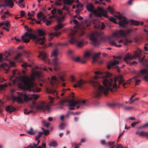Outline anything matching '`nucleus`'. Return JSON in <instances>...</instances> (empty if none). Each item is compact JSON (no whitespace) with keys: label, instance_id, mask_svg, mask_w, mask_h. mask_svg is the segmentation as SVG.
Instances as JSON below:
<instances>
[{"label":"nucleus","instance_id":"1","mask_svg":"<svg viewBox=\"0 0 148 148\" xmlns=\"http://www.w3.org/2000/svg\"><path fill=\"white\" fill-rule=\"evenodd\" d=\"M140 75L144 76L145 80L148 81V69H144L141 70L140 74L126 82H125V80L122 75H119L117 79L114 80L112 77V74L107 73L102 76V83L104 86L100 85L96 81L99 78L98 76L95 77L94 79L90 80L89 83L92 84L94 89V97L99 99L103 94L107 95L110 90L112 92L116 91L117 88H119V86L123 83V86L124 88H126L127 87V85L130 84V81L134 79L136 85H138L140 82V80L137 79L136 78Z\"/></svg>","mask_w":148,"mask_h":148},{"label":"nucleus","instance_id":"2","mask_svg":"<svg viewBox=\"0 0 148 148\" xmlns=\"http://www.w3.org/2000/svg\"><path fill=\"white\" fill-rule=\"evenodd\" d=\"M21 82L18 83V87L22 89L32 91L34 92H39L40 88L36 86L34 82L35 79L34 76L31 75L30 76L20 77L19 78Z\"/></svg>","mask_w":148,"mask_h":148},{"label":"nucleus","instance_id":"3","mask_svg":"<svg viewBox=\"0 0 148 148\" xmlns=\"http://www.w3.org/2000/svg\"><path fill=\"white\" fill-rule=\"evenodd\" d=\"M132 31V30H128L125 32L124 30H121L114 32L111 36L108 37L109 44L112 46L120 47L121 45H117L115 41L121 36H126L128 35Z\"/></svg>","mask_w":148,"mask_h":148},{"label":"nucleus","instance_id":"4","mask_svg":"<svg viewBox=\"0 0 148 148\" xmlns=\"http://www.w3.org/2000/svg\"><path fill=\"white\" fill-rule=\"evenodd\" d=\"M69 44V43L68 42L62 43H58L52 44L51 42L48 43L49 46L50 47L53 45L56 47L51 54V56L53 58L52 59V63L55 66L54 69L56 71L58 70L59 68L57 67V66L58 64H60V62L57 57V55L58 54V51L57 49V47L59 46H68Z\"/></svg>","mask_w":148,"mask_h":148},{"label":"nucleus","instance_id":"5","mask_svg":"<svg viewBox=\"0 0 148 148\" xmlns=\"http://www.w3.org/2000/svg\"><path fill=\"white\" fill-rule=\"evenodd\" d=\"M141 52H135L133 54V56L128 54L124 57V60L127 64H129L130 66L135 65L136 64V62L135 61H133L132 62H130V61L133 59L138 58L140 62L142 64H144L145 62L147 61L145 59L144 57L141 58Z\"/></svg>","mask_w":148,"mask_h":148},{"label":"nucleus","instance_id":"6","mask_svg":"<svg viewBox=\"0 0 148 148\" xmlns=\"http://www.w3.org/2000/svg\"><path fill=\"white\" fill-rule=\"evenodd\" d=\"M17 93L18 96L13 97V99L19 103H23V99L25 101H27L29 100H31L33 99L36 100L39 97L38 95L35 94L27 95L23 93L17 92Z\"/></svg>","mask_w":148,"mask_h":148},{"label":"nucleus","instance_id":"7","mask_svg":"<svg viewBox=\"0 0 148 148\" xmlns=\"http://www.w3.org/2000/svg\"><path fill=\"white\" fill-rule=\"evenodd\" d=\"M84 34L83 31L79 33L77 30L72 31L69 35V38L70 42L72 44L77 43L78 47L81 48L84 45V42L83 41L78 42L77 36H83Z\"/></svg>","mask_w":148,"mask_h":148},{"label":"nucleus","instance_id":"8","mask_svg":"<svg viewBox=\"0 0 148 148\" xmlns=\"http://www.w3.org/2000/svg\"><path fill=\"white\" fill-rule=\"evenodd\" d=\"M86 7L88 11L92 12L96 16L101 17L102 16L106 17L107 10H104L103 8L98 7L95 9L93 5L91 3L87 4Z\"/></svg>","mask_w":148,"mask_h":148},{"label":"nucleus","instance_id":"9","mask_svg":"<svg viewBox=\"0 0 148 148\" xmlns=\"http://www.w3.org/2000/svg\"><path fill=\"white\" fill-rule=\"evenodd\" d=\"M38 36H36L32 34H29L26 32L25 36L29 38V39H32L35 40V42L36 44H39L40 45H43L45 41V38L44 36L46 35L43 31L40 30L38 31Z\"/></svg>","mask_w":148,"mask_h":148},{"label":"nucleus","instance_id":"10","mask_svg":"<svg viewBox=\"0 0 148 148\" xmlns=\"http://www.w3.org/2000/svg\"><path fill=\"white\" fill-rule=\"evenodd\" d=\"M89 37L95 45H99L100 42L105 38L102 33L96 32L91 33L89 35Z\"/></svg>","mask_w":148,"mask_h":148},{"label":"nucleus","instance_id":"11","mask_svg":"<svg viewBox=\"0 0 148 148\" xmlns=\"http://www.w3.org/2000/svg\"><path fill=\"white\" fill-rule=\"evenodd\" d=\"M66 101L68 102L69 105L68 106L69 107V109L70 110H74L75 108L73 107H75L77 105L78 106L77 107V109H78L79 106H82L83 104L85 103V101L83 100L81 101L80 100H77V101H75L74 99H72L71 100H66Z\"/></svg>","mask_w":148,"mask_h":148},{"label":"nucleus","instance_id":"12","mask_svg":"<svg viewBox=\"0 0 148 148\" xmlns=\"http://www.w3.org/2000/svg\"><path fill=\"white\" fill-rule=\"evenodd\" d=\"M114 16L120 20L118 23L119 26L121 27H124L126 25L129 23V22L127 20V19L125 17H123L119 12L116 13V15H114Z\"/></svg>","mask_w":148,"mask_h":148},{"label":"nucleus","instance_id":"13","mask_svg":"<svg viewBox=\"0 0 148 148\" xmlns=\"http://www.w3.org/2000/svg\"><path fill=\"white\" fill-rule=\"evenodd\" d=\"M31 106L32 108L35 107L38 110H45L49 109V106L46 105L43 102H41L38 104H36L35 102H33Z\"/></svg>","mask_w":148,"mask_h":148},{"label":"nucleus","instance_id":"14","mask_svg":"<svg viewBox=\"0 0 148 148\" xmlns=\"http://www.w3.org/2000/svg\"><path fill=\"white\" fill-rule=\"evenodd\" d=\"M70 79L71 82H76V84H74L73 85V87L75 88H76L77 87L81 88L82 86L87 82L82 79L76 80L73 76H71V77Z\"/></svg>","mask_w":148,"mask_h":148},{"label":"nucleus","instance_id":"15","mask_svg":"<svg viewBox=\"0 0 148 148\" xmlns=\"http://www.w3.org/2000/svg\"><path fill=\"white\" fill-rule=\"evenodd\" d=\"M101 54V53L99 52L98 53H94L92 55L90 53L86 52L84 54V58H89L92 56L93 61L92 63H94L97 61V58H99Z\"/></svg>","mask_w":148,"mask_h":148},{"label":"nucleus","instance_id":"16","mask_svg":"<svg viewBox=\"0 0 148 148\" xmlns=\"http://www.w3.org/2000/svg\"><path fill=\"white\" fill-rule=\"evenodd\" d=\"M38 57L40 58L45 63L50 64V62L49 59L47 54L44 51L40 52L39 53Z\"/></svg>","mask_w":148,"mask_h":148},{"label":"nucleus","instance_id":"17","mask_svg":"<svg viewBox=\"0 0 148 148\" xmlns=\"http://www.w3.org/2000/svg\"><path fill=\"white\" fill-rule=\"evenodd\" d=\"M51 14L53 15V17H56L58 15H61L63 14V12L60 9L57 10L56 8H53L51 11Z\"/></svg>","mask_w":148,"mask_h":148},{"label":"nucleus","instance_id":"18","mask_svg":"<svg viewBox=\"0 0 148 148\" xmlns=\"http://www.w3.org/2000/svg\"><path fill=\"white\" fill-rule=\"evenodd\" d=\"M4 4H2L3 6H8L12 8L14 5L13 0H3Z\"/></svg>","mask_w":148,"mask_h":148},{"label":"nucleus","instance_id":"19","mask_svg":"<svg viewBox=\"0 0 148 148\" xmlns=\"http://www.w3.org/2000/svg\"><path fill=\"white\" fill-rule=\"evenodd\" d=\"M46 91L47 93L49 94H53L56 96H57L58 94L57 91L52 88H47Z\"/></svg>","mask_w":148,"mask_h":148},{"label":"nucleus","instance_id":"20","mask_svg":"<svg viewBox=\"0 0 148 148\" xmlns=\"http://www.w3.org/2000/svg\"><path fill=\"white\" fill-rule=\"evenodd\" d=\"M119 63V62L118 61H116L115 60H114L113 61L112 60L108 64L107 66L108 68L110 69L111 68V67L114 66L116 64H118Z\"/></svg>","mask_w":148,"mask_h":148},{"label":"nucleus","instance_id":"21","mask_svg":"<svg viewBox=\"0 0 148 148\" xmlns=\"http://www.w3.org/2000/svg\"><path fill=\"white\" fill-rule=\"evenodd\" d=\"M24 148H46V144L45 143L43 142L41 146H39L37 148H36L34 147L31 143H30L27 147Z\"/></svg>","mask_w":148,"mask_h":148},{"label":"nucleus","instance_id":"22","mask_svg":"<svg viewBox=\"0 0 148 148\" xmlns=\"http://www.w3.org/2000/svg\"><path fill=\"white\" fill-rule=\"evenodd\" d=\"M16 108L15 107H13L12 106H7L5 108L6 111L10 113H12V112L15 110Z\"/></svg>","mask_w":148,"mask_h":148},{"label":"nucleus","instance_id":"23","mask_svg":"<svg viewBox=\"0 0 148 148\" xmlns=\"http://www.w3.org/2000/svg\"><path fill=\"white\" fill-rule=\"evenodd\" d=\"M131 24L132 25H134L136 26L139 25L140 23L141 25H142L143 24V22H141L140 21L134 20L133 19L130 20Z\"/></svg>","mask_w":148,"mask_h":148},{"label":"nucleus","instance_id":"24","mask_svg":"<svg viewBox=\"0 0 148 148\" xmlns=\"http://www.w3.org/2000/svg\"><path fill=\"white\" fill-rule=\"evenodd\" d=\"M65 26V24H62L59 23L55 27L54 29L56 31H57L59 29H61Z\"/></svg>","mask_w":148,"mask_h":148},{"label":"nucleus","instance_id":"25","mask_svg":"<svg viewBox=\"0 0 148 148\" xmlns=\"http://www.w3.org/2000/svg\"><path fill=\"white\" fill-rule=\"evenodd\" d=\"M61 34V32H56L54 33H51L49 34V37L51 38V40L52 39L53 37L56 36L57 37L58 36Z\"/></svg>","mask_w":148,"mask_h":148},{"label":"nucleus","instance_id":"26","mask_svg":"<svg viewBox=\"0 0 148 148\" xmlns=\"http://www.w3.org/2000/svg\"><path fill=\"white\" fill-rule=\"evenodd\" d=\"M93 24L95 25L96 27H99L101 25L98 19H94L93 20Z\"/></svg>","mask_w":148,"mask_h":148},{"label":"nucleus","instance_id":"27","mask_svg":"<svg viewBox=\"0 0 148 148\" xmlns=\"http://www.w3.org/2000/svg\"><path fill=\"white\" fill-rule=\"evenodd\" d=\"M22 54L20 53L17 54V56L15 58V60L18 62H20L21 61V57Z\"/></svg>","mask_w":148,"mask_h":148},{"label":"nucleus","instance_id":"28","mask_svg":"<svg viewBox=\"0 0 148 148\" xmlns=\"http://www.w3.org/2000/svg\"><path fill=\"white\" fill-rule=\"evenodd\" d=\"M27 133L31 135H33L35 134L36 132L34 131L32 127L30 128V130L27 132Z\"/></svg>","mask_w":148,"mask_h":148},{"label":"nucleus","instance_id":"29","mask_svg":"<svg viewBox=\"0 0 148 148\" xmlns=\"http://www.w3.org/2000/svg\"><path fill=\"white\" fill-rule=\"evenodd\" d=\"M140 136H146L148 139V132H145L143 131L141 132L140 134Z\"/></svg>","mask_w":148,"mask_h":148},{"label":"nucleus","instance_id":"30","mask_svg":"<svg viewBox=\"0 0 148 148\" xmlns=\"http://www.w3.org/2000/svg\"><path fill=\"white\" fill-rule=\"evenodd\" d=\"M57 143L55 141H51L49 142V146L55 147L57 145Z\"/></svg>","mask_w":148,"mask_h":148},{"label":"nucleus","instance_id":"31","mask_svg":"<svg viewBox=\"0 0 148 148\" xmlns=\"http://www.w3.org/2000/svg\"><path fill=\"white\" fill-rule=\"evenodd\" d=\"M64 3V4L68 5H71L73 2V0H63Z\"/></svg>","mask_w":148,"mask_h":148},{"label":"nucleus","instance_id":"32","mask_svg":"<svg viewBox=\"0 0 148 148\" xmlns=\"http://www.w3.org/2000/svg\"><path fill=\"white\" fill-rule=\"evenodd\" d=\"M13 75L14 77L15 76V75L17 74L20 75H21V73L20 72L17 70H13L12 71Z\"/></svg>","mask_w":148,"mask_h":148},{"label":"nucleus","instance_id":"33","mask_svg":"<svg viewBox=\"0 0 148 148\" xmlns=\"http://www.w3.org/2000/svg\"><path fill=\"white\" fill-rule=\"evenodd\" d=\"M107 10H109L110 13L112 14L115 13V12L113 8H112L110 6H109L107 8Z\"/></svg>","mask_w":148,"mask_h":148},{"label":"nucleus","instance_id":"34","mask_svg":"<svg viewBox=\"0 0 148 148\" xmlns=\"http://www.w3.org/2000/svg\"><path fill=\"white\" fill-rule=\"evenodd\" d=\"M21 40H23V42L25 43H27L29 41V38H27L25 39L24 36L21 37Z\"/></svg>","mask_w":148,"mask_h":148},{"label":"nucleus","instance_id":"35","mask_svg":"<svg viewBox=\"0 0 148 148\" xmlns=\"http://www.w3.org/2000/svg\"><path fill=\"white\" fill-rule=\"evenodd\" d=\"M115 143V142L114 141H110L108 142V146L109 147H110V148H114V146H112L114 145Z\"/></svg>","mask_w":148,"mask_h":148},{"label":"nucleus","instance_id":"36","mask_svg":"<svg viewBox=\"0 0 148 148\" xmlns=\"http://www.w3.org/2000/svg\"><path fill=\"white\" fill-rule=\"evenodd\" d=\"M4 103L0 101V113L2 112V108L4 107Z\"/></svg>","mask_w":148,"mask_h":148},{"label":"nucleus","instance_id":"37","mask_svg":"<svg viewBox=\"0 0 148 148\" xmlns=\"http://www.w3.org/2000/svg\"><path fill=\"white\" fill-rule=\"evenodd\" d=\"M74 60L75 61L77 62H82V63H85V61H82L80 59L79 57H77L76 58H75L74 59Z\"/></svg>","mask_w":148,"mask_h":148},{"label":"nucleus","instance_id":"38","mask_svg":"<svg viewBox=\"0 0 148 148\" xmlns=\"http://www.w3.org/2000/svg\"><path fill=\"white\" fill-rule=\"evenodd\" d=\"M148 127V123L145 124L141 125L138 127V129H145L146 127Z\"/></svg>","mask_w":148,"mask_h":148},{"label":"nucleus","instance_id":"39","mask_svg":"<svg viewBox=\"0 0 148 148\" xmlns=\"http://www.w3.org/2000/svg\"><path fill=\"white\" fill-rule=\"evenodd\" d=\"M21 66L22 67H24V69H26V68L27 66L31 67V66L30 64H28L26 62L23 63L22 65Z\"/></svg>","mask_w":148,"mask_h":148},{"label":"nucleus","instance_id":"40","mask_svg":"<svg viewBox=\"0 0 148 148\" xmlns=\"http://www.w3.org/2000/svg\"><path fill=\"white\" fill-rule=\"evenodd\" d=\"M132 42V40H129L127 39H126L123 42V44L125 45H127L128 43H131Z\"/></svg>","mask_w":148,"mask_h":148},{"label":"nucleus","instance_id":"41","mask_svg":"<svg viewBox=\"0 0 148 148\" xmlns=\"http://www.w3.org/2000/svg\"><path fill=\"white\" fill-rule=\"evenodd\" d=\"M37 17L38 19H45V17H43V15L42 13H38L37 14Z\"/></svg>","mask_w":148,"mask_h":148},{"label":"nucleus","instance_id":"42","mask_svg":"<svg viewBox=\"0 0 148 148\" xmlns=\"http://www.w3.org/2000/svg\"><path fill=\"white\" fill-rule=\"evenodd\" d=\"M109 19L110 20V21H111L112 22H113L114 23H115L116 24L117 23V22L116 21V19L115 18H114L113 17H110L109 18Z\"/></svg>","mask_w":148,"mask_h":148},{"label":"nucleus","instance_id":"43","mask_svg":"<svg viewBox=\"0 0 148 148\" xmlns=\"http://www.w3.org/2000/svg\"><path fill=\"white\" fill-rule=\"evenodd\" d=\"M42 130H43V132H42L43 134H44L45 135L47 136L49 134V131L48 130H44L43 128H42Z\"/></svg>","mask_w":148,"mask_h":148},{"label":"nucleus","instance_id":"44","mask_svg":"<svg viewBox=\"0 0 148 148\" xmlns=\"http://www.w3.org/2000/svg\"><path fill=\"white\" fill-rule=\"evenodd\" d=\"M43 134V133L42 132H40L38 133V134L37 135L35 138L36 140H37L38 138H40L42 135Z\"/></svg>","mask_w":148,"mask_h":148},{"label":"nucleus","instance_id":"45","mask_svg":"<svg viewBox=\"0 0 148 148\" xmlns=\"http://www.w3.org/2000/svg\"><path fill=\"white\" fill-rule=\"evenodd\" d=\"M133 108V107L132 106H127L125 107L124 108V110L125 111L130 110L132 109Z\"/></svg>","mask_w":148,"mask_h":148},{"label":"nucleus","instance_id":"46","mask_svg":"<svg viewBox=\"0 0 148 148\" xmlns=\"http://www.w3.org/2000/svg\"><path fill=\"white\" fill-rule=\"evenodd\" d=\"M33 112V110H31L29 111H28L27 109H25L24 110V113L25 114H28L31 113H32Z\"/></svg>","mask_w":148,"mask_h":148},{"label":"nucleus","instance_id":"47","mask_svg":"<svg viewBox=\"0 0 148 148\" xmlns=\"http://www.w3.org/2000/svg\"><path fill=\"white\" fill-rule=\"evenodd\" d=\"M43 123L44 125L47 128L50 125V123H47L46 121L44 120L43 121Z\"/></svg>","mask_w":148,"mask_h":148},{"label":"nucleus","instance_id":"48","mask_svg":"<svg viewBox=\"0 0 148 148\" xmlns=\"http://www.w3.org/2000/svg\"><path fill=\"white\" fill-rule=\"evenodd\" d=\"M103 0H95V3L96 4H100L103 2Z\"/></svg>","mask_w":148,"mask_h":148},{"label":"nucleus","instance_id":"49","mask_svg":"<svg viewBox=\"0 0 148 148\" xmlns=\"http://www.w3.org/2000/svg\"><path fill=\"white\" fill-rule=\"evenodd\" d=\"M8 85L7 84H5L0 85V88L1 89H4L5 88L7 87Z\"/></svg>","mask_w":148,"mask_h":148},{"label":"nucleus","instance_id":"50","mask_svg":"<svg viewBox=\"0 0 148 148\" xmlns=\"http://www.w3.org/2000/svg\"><path fill=\"white\" fill-rule=\"evenodd\" d=\"M51 79L54 82H55V83H56L57 82H58V80L56 77H55L54 76H53L51 78Z\"/></svg>","mask_w":148,"mask_h":148},{"label":"nucleus","instance_id":"51","mask_svg":"<svg viewBox=\"0 0 148 148\" xmlns=\"http://www.w3.org/2000/svg\"><path fill=\"white\" fill-rule=\"evenodd\" d=\"M135 95L134 94L130 98V102H129V103L130 104H131L133 102H135V100L134 101H132V99L134 98L135 96Z\"/></svg>","mask_w":148,"mask_h":148},{"label":"nucleus","instance_id":"52","mask_svg":"<svg viewBox=\"0 0 148 148\" xmlns=\"http://www.w3.org/2000/svg\"><path fill=\"white\" fill-rule=\"evenodd\" d=\"M37 143L36 144L35 143H33V144H32V145H34V147H36V148H37L38 147L37 146L38 145L39 143L40 142V140H37Z\"/></svg>","mask_w":148,"mask_h":148},{"label":"nucleus","instance_id":"53","mask_svg":"<svg viewBox=\"0 0 148 148\" xmlns=\"http://www.w3.org/2000/svg\"><path fill=\"white\" fill-rule=\"evenodd\" d=\"M101 143L104 145H108V142H106L105 140H102Z\"/></svg>","mask_w":148,"mask_h":148},{"label":"nucleus","instance_id":"54","mask_svg":"<svg viewBox=\"0 0 148 148\" xmlns=\"http://www.w3.org/2000/svg\"><path fill=\"white\" fill-rule=\"evenodd\" d=\"M49 98L50 100V103L51 104H52L53 103L54 98L52 97L51 96H49Z\"/></svg>","mask_w":148,"mask_h":148},{"label":"nucleus","instance_id":"55","mask_svg":"<svg viewBox=\"0 0 148 148\" xmlns=\"http://www.w3.org/2000/svg\"><path fill=\"white\" fill-rule=\"evenodd\" d=\"M62 10H65L67 12L69 11V7L65 5H64L63 7L62 8Z\"/></svg>","mask_w":148,"mask_h":148},{"label":"nucleus","instance_id":"56","mask_svg":"<svg viewBox=\"0 0 148 148\" xmlns=\"http://www.w3.org/2000/svg\"><path fill=\"white\" fill-rule=\"evenodd\" d=\"M108 105L109 107L112 108L115 107L117 105L116 103H109L108 104Z\"/></svg>","mask_w":148,"mask_h":148},{"label":"nucleus","instance_id":"57","mask_svg":"<svg viewBox=\"0 0 148 148\" xmlns=\"http://www.w3.org/2000/svg\"><path fill=\"white\" fill-rule=\"evenodd\" d=\"M65 102V101L64 100H61L60 101L59 103V105L60 106H64V103Z\"/></svg>","mask_w":148,"mask_h":148},{"label":"nucleus","instance_id":"58","mask_svg":"<svg viewBox=\"0 0 148 148\" xmlns=\"http://www.w3.org/2000/svg\"><path fill=\"white\" fill-rule=\"evenodd\" d=\"M24 27L25 29L28 32H31L32 31V29L28 27L26 25H25L24 26Z\"/></svg>","mask_w":148,"mask_h":148},{"label":"nucleus","instance_id":"59","mask_svg":"<svg viewBox=\"0 0 148 148\" xmlns=\"http://www.w3.org/2000/svg\"><path fill=\"white\" fill-rule=\"evenodd\" d=\"M46 24L47 25H49L51 23V21L50 20H48L46 19Z\"/></svg>","mask_w":148,"mask_h":148},{"label":"nucleus","instance_id":"60","mask_svg":"<svg viewBox=\"0 0 148 148\" xmlns=\"http://www.w3.org/2000/svg\"><path fill=\"white\" fill-rule=\"evenodd\" d=\"M65 126L64 124L63 123H61L60 125V128L61 130H62L64 129Z\"/></svg>","mask_w":148,"mask_h":148},{"label":"nucleus","instance_id":"61","mask_svg":"<svg viewBox=\"0 0 148 148\" xmlns=\"http://www.w3.org/2000/svg\"><path fill=\"white\" fill-rule=\"evenodd\" d=\"M21 15V17H22L25 15V12L23 11H20Z\"/></svg>","mask_w":148,"mask_h":148},{"label":"nucleus","instance_id":"62","mask_svg":"<svg viewBox=\"0 0 148 148\" xmlns=\"http://www.w3.org/2000/svg\"><path fill=\"white\" fill-rule=\"evenodd\" d=\"M75 17H77V18L79 19V20H82L83 19V18L81 16L77 14L75 16Z\"/></svg>","mask_w":148,"mask_h":148},{"label":"nucleus","instance_id":"63","mask_svg":"<svg viewBox=\"0 0 148 148\" xmlns=\"http://www.w3.org/2000/svg\"><path fill=\"white\" fill-rule=\"evenodd\" d=\"M76 8H80V9L82 8V6L81 4L80 3H78L76 6Z\"/></svg>","mask_w":148,"mask_h":148},{"label":"nucleus","instance_id":"64","mask_svg":"<svg viewBox=\"0 0 148 148\" xmlns=\"http://www.w3.org/2000/svg\"><path fill=\"white\" fill-rule=\"evenodd\" d=\"M116 148H123V146L122 145L118 144Z\"/></svg>","mask_w":148,"mask_h":148}]
</instances>
